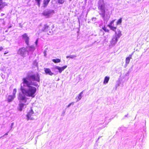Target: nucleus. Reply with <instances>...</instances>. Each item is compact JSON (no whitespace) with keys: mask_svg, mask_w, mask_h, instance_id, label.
Segmentation results:
<instances>
[{"mask_svg":"<svg viewBox=\"0 0 149 149\" xmlns=\"http://www.w3.org/2000/svg\"><path fill=\"white\" fill-rule=\"evenodd\" d=\"M22 83L24 84V86H25L24 84H26L27 86L29 85H33L35 86H38V84L32 82V81H36L39 82L40 81V76L38 73L32 74L31 75H28L27 77L24 78L22 79Z\"/></svg>","mask_w":149,"mask_h":149,"instance_id":"obj_1","label":"nucleus"},{"mask_svg":"<svg viewBox=\"0 0 149 149\" xmlns=\"http://www.w3.org/2000/svg\"><path fill=\"white\" fill-rule=\"evenodd\" d=\"M31 85L27 86L29 88L28 89H26L24 86H21L20 90L22 93V94L25 96L26 95L27 97H34L35 96L34 94L36 91V87L31 86Z\"/></svg>","mask_w":149,"mask_h":149,"instance_id":"obj_2","label":"nucleus"},{"mask_svg":"<svg viewBox=\"0 0 149 149\" xmlns=\"http://www.w3.org/2000/svg\"><path fill=\"white\" fill-rule=\"evenodd\" d=\"M18 99L19 100V103L17 107V109L19 111H21L22 109L24 107H26V105L28 104H26V103L27 100L28 98L21 93H19V94Z\"/></svg>","mask_w":149,"mask_h":149,"instance_id":"obj_3","label":"nucleus"},{"mask_svg":"<svg viewBox=\"0 0 149 149\" xmlns=\"http://www.w3.org/2000/svg\"><path fill=\"white\" fill-rule=\"evenodd\" d=\"M98 9L100 10V14L104 16L105 13V4L104 0H99L98 2Z\"/></svg>","mask_w":149,"mask_h":149,"instance_id":"obj_4","label":"nucleus"},{"mask_svg":"<svg viewBox=\"0 0 149 149\" xmlns=\"http://www.w3.org/2000/svg\"><path fill=\"white\" fill-rule=\"evenodd\" d=\"M115 19H114L111 21L109 24L107 25V26L110 28V29L112 31L115 32V36L117 38H119L121 36L122 33L120 31H118V33H117L116 32V30L117 29L116 26H113V24L114 23V22L115 21Z\"/></svg>","mask_w":149,"mask_h":149,"instance_id":"obj_5","label":"nucleus"},{"mask_svg":"<svg viewBox=\"0 0 149 149\" xmlns=\"http://www.w3.org/2000/svg\"><path fill=\"white\" fill-rule=\"evenodd\" d=\"M54 13V10L47 9L45 10L42 13V15L47 18H49L50 16Z\"/></svg>","mask_w":149,"mask_h":149,"instance_id":"obj_6","label":"nucleus"},{"mask_svg":"<svg viewBox=\"0 0 149 149\" xmlns=\"http://www.w3.org/2000/svg\"><path fill=\"white\" fill-rule=\"evenodd\" d=\"M27 50L24 47H21L19 49L18 51V53L23 57L24 56Z\"/></svg>","mask_w":149,"mask_h":149,"instance_id":"obj_7","label":"nucleus"},{"mask_svg":"<svg viewBox=\"0 0 149 149\" xmlns=\"http://www.w3.org/2000/svg\"><path fill=\"white\" fill-rule=\"evenodd\" d=\"M33 114L34 112L33 111L32 109H31L28 112L27 114V119L28 120L29 119L33 120V118L32 116H33Z\"/></svg>","mask_w":149,"mask_h":149,"instance_id":"obj_8","label":"nucleus"},{"mask_svg":"<svg viewBox=\"0 0 149 149\" xmlns=\"http://www.w3.org/2000/svg\"><path fill=\"white\" fill-rule=\"evenodd\" d=\"M23 38L25 40V42L27 45H29V37L26 33H25L22 35Z\"/></svg>","mask_w":149,"mask_h":149,"instance_id":"obj_9","label":"nucleus"},{"mask_svg":"<svg viewBox=\"0 0 149 149\" xmlns=\"http://www.w3.org/2000/svg\"><path fill=\"white\" fill-rule=\"evenodd\" d=\"M44 71L47 74L52 76L53 74V73L51 72V71L50 69L48 68H44Z\"/></svg>","mask_w":149,"mask_h":149,"instance_id":"obj_10","label":"nucleus"},{"mask_svg":"<svg viewBox=\"0 0 149 149\" xmlns=\"http://www.w3.org/2000/svg\"><path fill=\"white\" fill-rule=\"evenodd\" d=\"M50 30V27L49 26L45 24L44 25V27L42 29V31L45 32H48Z\"/></svg>","mask_w":149,"mask_h":149,"instance_id":"obj_11","label":"nucleus"},{"mask_svg":"<svg viewBox=\"0 0 149 149\" xmlns=\"http://www.w3.org/2000/svg\"><path fill=\"white\" fill-rule=\"evenodd\" d=\"M67 67V65H65L62 67L56 66V68L58 70L59 72L61 73L63 70L65 68H66Z\"/></svg>","mask_w":149,"mask_h":149,"instance_id":"obj_12","label":"nucleus"},{"mask_svg":"<svg viewBox=\"0 0 149 149\" xmlns=\"http://www.w3.org/2000/svg\"><path fill=\"white\" fill-rule=\"evenodd\" d=\"M15 97V95H9L7 98V100L8 102H11Z\"/></svg>","mask_w":149,"mask_h":149,"instance_id":"obj_13","label":"nucleus"},{"mask_svg":"<svg viewBox=\"0 0 149 149\" xmlns=\"http://www.w3.org/2000/svg\"><path fill=\"white\" fill-rule=\"evenodd\" d=\"M118 38L115 36L113 37L111 41V43L113 44L116 43L118 40Z\"/></svg>","mask_w":149,"mask_h":149,"instance_id":"obj_14","label":"nucleus"},{"mask_svg":"<svg viewBox=\"0 0 149 149\" xmlns=\"http://www.w3.org/2000/svg\"><path fill=\"white\" fill-rule=\"evenodd\" d=\"M50 0H43V6L44 7H45L49 4Z\"/></svg>","mask_w":149,"mask_h":149,"instance_id":"obj_15","label":"nucleus"},{"mask_svg":"<svg viewBox=\"0 0 149 149\" xmlns=\"http://www.w3.org/2000/svg\"><path fill=\"white\" fill-rule=\"evenodd\" d=\"M109 79V77L106 76L105 77L103 83L104 84H106L108 83Z\"/></svg>","mask_w":149,"mask_h":149,"instance_id":"obj_16","label":"nucleus"},{"mask_svg":"<svg viewBox=\"0 0 149 149\" xmlns=\"http://www.w3.org/2000/svg\"><path fill=\"white\" fill-rule=\"evenodd\" d=\"M52 61L55 63H60L61 62V60L59 58H56V59H53Z\"/></svg>","mask_w":149,"mask_h":149,"instance_id":"obj_17","label":"nucleus"},{"mask_svg":"<svg viewBox=\"0 0 149 149\" xmlns=\"http://www.w3.org/2000/svg\"><path fill=\"white\" fill-rule=\"evenodd\" d=\"M102 29L104 31L106 32L107 33H109V30L107 29V27L106 26H104L102 28Z\"/></svg>","mask_w":149,"mask_h":149,"instance_id":"obj_18","label":"nucleus"},{"mask_svg":"<svg viewBox=\"0 0 149 149\" xmlns=\"http://www.w3.org/2000/svg\"><path fill=\"white\" fill-rule=\"evenodd\" d=\"M122 21V18H119L116 22V25H120L121 24Z\"/></svg>","mask_w":149,"mask_h":149,"instance_id":"obj_19","label":"nucleus"},{"mask_svg":"<svg viewBox=\"0 0 149 149\" xmlns=\"http://www.w3.org/2000/svg\"><path fill=\"white\" fill-rule=\"evenodd\" d=\"M131 58V57H127L126 58V63L127 64L129 63L130 62V59Z\"/></svg>","mask_w":149,"mask_h":149,"instance_id":"obj_20","label":"nucleus"},{"mask_svg":"<svg viewBox=\"0 0 149 149\" xmlns=\"http://www.w3.org/2000/svg\"><path fill=\"white\" fill-rule=\"evenodd\" d=\"M82 92H81L79 95H78L76 97V98L77 99H78V100H80L81 99L82 97L81 95V94L82 93Z\"/></svg>","mask_w":149,"mask_h":149,"instance_id":"obj_21","label":"nucleus"},{"mask_svg":"<svg viewBox=\"0 0 149 149\" xmlns=\"http://www.w3.org/2000/svg\"><path fill=\"white\" fill-rule=\"evenodd\" d=\"M76 57V56L75 55H71V56H66V58H73Z\"/></svg>","mask_w":149,"mask_h":149,"instance_id":"obj_22","label":"nucleus"},{"mask_svg":"<svg viewBox=\"0 0 149 149\" xmlns=\"http://www.w3.org/2000/svg\"><path fill=\"white\" fill-rule=\"evenodd\" d=\"M35 1L37 3L38 6L40 7V2L41 0H35Z\"/></svg>","mask_w":149,"mask_h":149,"instance_id":"obj_23","label":"nucleus"},{"mask_svg":"<svg viewBox=\"0 0 149 149\" xmlns=\"http://www.w3.org/2000/svg\"><path fill=\"white\" fill-rule=\"evenodd\" d=\"M17 92V90L16 88H14L13 90V95H15V94Z\"/></svg>","mask_w":149,"mask_h":149,"instance_id":"obj_24","label":"nucleus"},{"mask_svg":"<svg viewBox=\"0 0 149 149\" xmlns=\"http://www.w3.org/2000/svg\"><path fill=\"white\" fill-rule=\"evenodd\" d=\"M29 47L31 49L34 50L35 49V48L33 46H30Z\"/></svg>","mask_w":149,"mask_h":149,"instance_id":"obj_25","label":"nucleus"},{"mask_svg":"<svg viewBox=\"0 0 149 149\" xmlns=\"http://www.w3.org/2000/svg\"><path fill=\"white\" fill-rule=\"evenodd\" d=\"M38 42V40H37L35 42L36 45H37Z\"/></svg>","mask_w":149,"mask_h":149,"instance_id":"obj_26","label":"nucleus"},{"mask_svg":"<svg viewBox=\"0 0 149 149\" xmlns=\"http://www.w3.org/2000/svg\"><path fill=\"white\" fill-rule=\"evenodd\" d=\"M73 104V102H72V103H70V104H68V107H70V106L71 105V104Z\"/></svg>","mask_w":149,"mask_h":149,"instance_id":"obj_27","label":"nucleus"},{"mask_svg":"<svg viewBox=\"0 0 149 149\" xmlns=\"http://www.w3.org/2000/svg\"><path fill=\"white\" fill-rule=\"evenodd\" d=\"M3 49V48L1 47H0V51H1Z\"/></svg>","mask_w":149,"mask_h":149,"instance_id":"obj_28","label":"nucleus"},{"mask_svg":"<svg viewBox=\"0 0 149 149\" xmlns=\"http://www.w3.org/2000/svg\"><path fill=\"white\" fill-rule=\"evenodd\" d=\"M5 15V14H4V13H2L1 14V16H3V15Z\"/></svg>","mask_w":149,"mask_h":149,"instance_id":"obj_29","label":"nucleus"},{"mask_svg":"<svg viewBox=\"0 0 149 149\" xmlns=\"http://www.w3.org/2000/svg\"><path fill=\"white\" fill-rule=\"evenodd\" d=\"M8 53V52H5V53H4V54H7Z\"/></svg>","mask_w":149,"mask_h":149,"instance_id":"obj_30","label":"nucleus"},{"mask_svg":"<svg viewBox=\"0 0 149 149\" xmlns=\"http://www.w3.org/2000/svg\"><path fill=\"white\" fill-rule=\"evenodd\" d=\"M2 0H0V1H2Z\"/></svg>","mask_w":149,"mask_h":149,"instance_id":"obj_31","label":"nucleus"},{"mask_svg":"<svg viewBox=\"0 0 149 149\" xmlns=\"http://www.w3.org/2000/svg\"><path fill=\"white\" fill-rule=\"evenodd\" d=\"M1 19H0V20H1Z\"/></svg>","mask_w":149,"mask_h":149,"instance_id":"obj_32","label":"nucleus"}]
</instances>
